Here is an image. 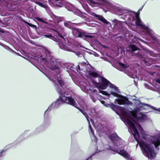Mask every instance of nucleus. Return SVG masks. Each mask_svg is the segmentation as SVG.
<instances>
[{
	"instance_id": "f257e3e1",
	"label": "nucleus",
	"mask_w": 160,
	"mask_h": 160,
	"mask_svg": "<svg viewBox=\"0 0 160 160\" xmlns=\"http://www.w3.org/2000/svg\"><path fill=\"white\" fill-rule=\"evenodd\" d=\"M120 118L124 122L128 125V131L132 132L138 144H139L143 154L151 159L155 158L156 153L154 146L156 148L160 145V132L153 136L147 134L137 122H143L149 119L146 114L138 113L139 108L133 110L130 108L127 109L120 108Z\"/></svg>"
},
{
	"instance_id": "f03ea898",
	"label": "nucleus",
	"mask_w": 160,
	"mask_h": 160,
	"mask_svg": "<svg viewBox=\"0 0 160 160\" xmlns=\"http://www.w3.org/2000/svg\"><path fill=\"white\" fill-rule=\"evenodd\" d=\"M90 5L98 7L103 9H108L112 13L118 15H122L121 18L128 22L132 20L135 21L136 26L140 27L141 31L140 33L142 35H147L150 37L152 40L156 39L155 34L152 30L144 24L139 16L135 12H128V10L121 5L117 3H112L109 0H85Z\"/></svg>"
},
{
	"instance_id": "7ed1b4c3",
	"label": "nucleus",
	"mask_w": 160,
	"mask_h": 160,
	"mask_svg": "<svg viewBox=\"0 0 160 160\" xmlns=\"http://www.w3.org/2000/svg\"><path fill=\"white\" fill-rule=\"evenodd\" d=\"M90 67L91 66L90 65L87 64L85 62L79 63L77 66V70L78 72H79V70L80 71L81 73L84 74L88 78H92L98 77L99 83L94 81H93L92 83L93 85L98 87L99 93L106 96L108 97H109L110 94L101 89H105L108 86H109L112 89L111 94L118 98L115 99V103L117 102L120 105L127 104L128 106H132L133 105L132 103L129 101L128 98L120 95V90L114 85L112 84L106 78L99 77V75L95 71L88 69V68Z\"/></svg>"
},
{
	"instance_id": "20e7f679",
	"label": "nucleus",
	"mask_w": 160,
	"mask_h": 160,
	"mask_svg": "<svg viewBox=\"0 0 160 160\" xmlns=\"http://www.w3.org/2000/svg\"><path fill=\"white\" fill-rule=\"evenodd\" d=\"M35 59L41 65H42L43 68L42 70H40L44 74H46L49 77H51L53 79L55 80V78H57V75H60L61 79V75L60 73H58L56 75L53 76L52 73L50 74L48 71V68L52 70H58L62 68H66V70L69 73L73 69V65L69 63H63L62 60L54 57L51 55V52L46 49H44L42 53L41 54L36 55Z\"/></svg>"
},
{
	"instance_id": "39448f33",
	"label": "nucleus",
	"mask_w": 160,
	"mask_h": 160,
	"mask_svg": "<svg viewBox=\"0 0 160 160\" xmlns=\"http://www.w3.org/2000/svg\"><path fill=\"white\" fill-rule=\"evenodd\" d=\"M45 74L51 81L53 82L55 86H56L57 83H59L60 85V87H57L56 88L57 92L59 95V98L49 106L48 109L45 111V114L48 110L57 108L64 102L74 106L78 108L81 112V110H83L77 106L75 101L71 97L72 92H68L65 89V86L64 85V81L61 79L60 75L58 74L57 76V78H55L56 80H54L52 78H51V77H49L47 74Z\"/></svg>"
},
{
	"instance_id": "423d86ee",
	"label": "nucleus",
	"mask_w": 160,
	"mask_h": 160,
	"mask_svg": "<svg viewBox=\"0 0 160 160\" xmlns=\"http://www.w3.org/2000/svg\"><path fill=\"white\" fill-rule=\"evenodd\" d=\"M109 138L113 143V147L111 146V143L108 145H105L104 148L103 147H101L99 146H98V149H99V152L106 150H111L115 153H118L127 160H134L125 150H121L124 147L125 142L118 136L116 133L114 132L111 134L109 136Z\"/></svg>"
},
{
	"instance_id": "0eeeda50",
	"label": "nucleus",
	"mask_w": 160,
	"mask_h": 160,
	"mask_svg": "<svg viewBox=\"0 0 160 160\" xmlns=\"http://www.w3.org/2000/svg\"><path fill=\"white\" fill-rule=\"evenodd\" d=\"M51 17L55 23H58L56 26L54 31L58 36L59 41L58 44L59 48L65 51L75 52L74 48H69L63 43V42H66V34L64 32V28L60 23L61 22H62L64 21V18L62 17H57L54 15H52Z\"/></svg>"
},
{
	"instance_id": "6e6552de",
	"label": "nucleus",
	"mask_w": 160,
	"mask_h": 160,
	"mask_svg": "<svg viewBox=\"0 0 160 160\" xmlns=\"http://www.w3.org/2000/svg\"><path fill=\"white\" fill-rule=\"evenodd\" d=\"M82 6L86 11L88 12L90 14L94 17L96 19L105 24L108 25H111L110 23L105 19L102 16L96 14L95 13L91 11L87 4H83L82 5Z\"/></svg>"
},
{
	"instance_id": "1a4fd4ad",
	"label": "nucleus",
	"mask_w": 160,
	"mask_h": 160,
	"mask_svg": "<svg viewBox=\"0 0 160 160\" xmlns=\"http://www.w3.org/2000/svg\"><path fill=\"white\" fill-rule=\"evenodd\" d=\"M72 33L73 36L75 37H79L83 39H86L87 38H92V36L87 35L80 29L78 28H74L72 29Z\"/></svg>"
},
{
	"instance_id": "9d476101",
	"label": "nucleus",
	"mask_w": 160,
	"mask_h": 160,
	"mask_svg": "<svg viewBox=\"0 0 160 160\" xmlns=\"http://www.w3.org/2000/svg\"><path fill=\"white\" fill-rule=\"evenodd\" d=\"M2 6L6 7L7 9L10 11L14 10L16 6L11 0H4L2 2Z\"/></svg>"
},
{
	"instance_id": "9b49d317",
	"label": "nucleus",
	"mask_w": 160,
	"mask_h": 160,
	"mask_svg": "<svg viewBox=\"0 0 160 160\" xmlns=\"http://www.w3.org/2000/svg\"><path fill=\"white\" fill-rule=\"evenodd\" d=\"M81 112L85 116L88 121V124H89V132L90 134V136H91V138H93V139H95V142H97V139L96 138V137L95 136V135L94 133V131H93L92 129L91 128V126L90 124V122L88 119L89 117L86 114V113L83 110H81Z\"/></svg>"
},
{
	"instance_id": "f8f14e48",
	"label": "nucleus",
	"mask_w": 160,
	"mask_h": 160,
	"mask_svg": "<svg viewBox=\"0 0 160 160\" xmlns=\"http://www.w3.org/2000/svg\"><path fill=\"white\" fill-rule=\"evenodd\" d=\"M89 83L81 82L80 86L81 89L86 93H89L92 92V90L89 86Z\"/></svg>"
},
{
	"instance_id": "ddd939ff",
	"label": "nucleus",
	"mask_w": 160,
	"mask_h": 160,
	"mask_svg": "<svg viewBox=\"0 0 160 160\" xmlns=\"http://www.w3.org/2000/svg\"><path fill=\"white\" fill-rule=\"evenodd\" d=\"M135 104L136 106H138L140 107H142V106H145L149 108H151L155 111H156V113H158L157 112H160V108L157 109L155 107L150 106L147 104L145 103H142L139 100H137L136 101Z\"/></svg>"
},
{
	"instance_id": "4468645a",
	"label": "nucleus",
	"mask_w": 160,
	"mask_h": 160,
	"mask_svg": "<svg viewBox=\"0 0 160 160\" xmlns=\"http://www.w3.org/2000/svg\"><path fill=\"white\" fill-rule=\"evenodd\" d=\"M74 10L71 9V10L74 13L77 14L78 15L80 16L81 17L84 18L85 20H86L88 18V15L86 14L83 13L78 10L76 9L73 8Z\"/></svg>"
},
{
	"instance_id": "2eb2a0df",
	"label": "nucleus",
	"mask_w": 160,
	"mask_h": 160,
	"mask_svg": "<svg viewBox=\"0 0 160 160\" xmlns=\"http://www.w3.org/2000/svg\"><path fill=\"white\" fill-rule=\"evenodd\" d=\"M34 2L40 7L44 8L46 9L48 8L45 2L43 0H35Z\"/></svg>"
},
{
	"instance_id": "dca6fc26",
	"label": "nucleus",
	"mask_w": 160,
	"mask_h": 160,
	"mask_svg": "<svg viewBox=\"0 0 160 160\" xmlns=\"http://www.w3.org/2000/svg\"><path fill=\"white\" fill-rule=\"evenodd\" d=\"M55 2L52 4L56 7H61L64 6L65 1L64 0H55Z\"/></svg>"
},
{
	"instance_id": "f3484780",
	"label": "nucleus",
	"mask_w": 160,
	"mask_h": 160,
	"mask_svg": "<svg viewBox=\"0 0 160 160\" xmlns=\"http://www.w3.org/2000/svg\"><path fill=\"white\" fill-rule=\"evenodd\" d=\"M142 59L143 61L144 64L147 66H149L154 63V62L153 61V58H144L142 57Z\"/></svg>"
},
{
	"instance_id": "a211bd4d",
	"label": "nucleus",
	"mask_w": 160,
	"mask_h": 160,
	"mask_svg": "<svg viewBox=\"0 0 160 160\" xmlns=\"http://www.w3.org/2000/svg\"><path fill=\"white\" fill-rule=\"evenodd\" d=\"M76 100L82 108H83L84 110L87 109V107L86 106V105L82 99L80 98L78 99H76Z\"/></svg>"
},
{
	"instance_id": "6ab92c4d",
	"label": "nucleus",
	"mask_w": 160,
	"mask_h": 160,
	"mask_svg": "<svg viewBox=\"0 0 160 160\" xmlns=\"http://www.w3.org/2000/svg\"><path fill=\"white\" fill-rule=\"evenodd\" d=\"M62 23L61 25L63 26V25H64L65 27L69 28H72L73 26L72 23L69 21H64L63 22H62Z\"/></svg>"
},
{
	"instance_id": "aec40b11",
	"label": "nucleus",
	"mask_w": 160,
	"mask_h": 160,
	"mask_svg": "<svg viewBox=\"0 0 160 160\" xmlns=\"http://www.w3.org/2000/svg\"><path fill=\"white\" fill-rule=\"evenodd\" d=\"M118 64L120 67V68L118 69L120 71H122V69H126L129 67L128 65L124 64L120 62L118 63Z\"/></svg>"
},
{
	"instance_id": "412c9836",
	"label": "nucleus",
	"mask_w": 160,
	"mask_h": 160,
	"mask_svg": "<svg viewBox=\"0 0 160 160\" xmlns=\"http://www.w3.org/2000/svg\"><path fill=\"white\" fill-rule=\"evenodd\" d=\"M98 101H100L106 107H110L113 110L114 109V108L116 107V106L113 104H109L105 103L104 101H100L99 100Z\"/></svg>"
},
{
	"instance_id": "4be33fe9",
	"label": "nucleus",
	"mask_w": 160,
	"mask_h": 160,
	"mask_svg": "<svg viewBox=\"0 0 160 160\" xmlns=\"http://www.w3.org/2000/svg\"><path fill=\"white\" fill-rule=\"evenodd\" d=\"M97 95L96 93H95V92H92V93L90 94V97L94 102H95L98 100L96 98Z\"/></svg>"
},
{
	"instance_id": "5701e85b",
	"label": "nucleus",
	"mask_w": 160,
	"mask_h": 160,
	"mask_svg": "<svg viewBox=\"0 0 160 160\" xmlns=\"http://www.w3.org/2000/svg\"><path fill=\"white\" fill-rule=\"evenodd\" d=\"M113 22L115 25L118 26L122 24V22L119 21L116 19H113L111 20Z\"/></svg>"
},
{
	"instance_id": "b1692460",
	"label": "nucleus",
	"mask_w": 160,
	"mask_h": 160,
	"mask_svg": "<svg viewBox=\"0 0 160 160\" xmlns=\"http://www.w3.org/2000/svg\"><path fill=\"white\" fill-rule=\"evenodd\" d=\"M138 49V48L134 45H131L129 46V50L131 51H134Z\"/></svg>"
},
{
	"instance_id": "393cba45",
	"label": "nucleus",
	"mask_w": 160,
	"mask_h": 160,
	"mask_svg": "<svg viewBox=\"0 0 160 160\" xmlns=\"http://www.w3.org/2000/svg\"><path fill=\"white\" fill-rule=\"evenodd\" d=\"M139 40L143 42H144V41L142 39L140 38L136 37H134V39L133 41L134 42L137 43H138V41Z\"/></svg>"
},
{
	"instance_id": "a878e982",
	"label": "nucleus",
	"mask_w": 160,
	"mask_h": 160,
	"mask_svg": "<svg viewBox=\"0 0 160 160\" xmlns=\"http://www.w3.org/2000/svg\"><path fill=\"white\" fill-rule=\"evenodd\" d=\"M36 19L40 21V22H43L45 23L46 22V20L45 19H43L41 18L37 17L36 18Z\"/></svg>"
},
{
	"instance_id": "bb28decb",
	"label": "nucleus",
	"mask_w": 160,
	"mask_h": 160,
	"mask_svg": "<svg viewBox=\"0 0 160 160\" xmlns=\"http://www.w3.org/2000/svg\"><path fill=\"white\" fill-rule=\"evenodd\" d=\"M148 54L149 55H150L153 56L155 57L156 55L155 53H154L153 52L149 51L148 52Z\"/></svg>"
},
{
	"instance_id": "cd10ccee",
	"label": "nucleus",
	"mask_w": 160,
	"mask_h": 160,
	"mask_svg": "<svg viewBox=\"0 0 160 160\" xmlns=\"http://www.w3.org/2000/svg\"><path fill=\"white\" fill-rule=\"evenodd\" d=\"M98 152H95L94 154H92L91 156H90L89 158H87L86 160H92V156L94 155L96 153H97Z\"/></svg>"
},
{
	"instance_id": "c85d7f7f",
	"label": "nucleus",
	"mask_w": 160,
	"mask_h": 160,
	"mask_svg": "<svg viewBox=\"0 0 160 160\" xmlns=\"http://www.w3.org/2000/svg\"><path fill=\"white\" fill-rule=\"evenodd\" d=\"M43 36L47 38H51L52 37V35H49V34L44 35H43Z\"/></svg>"
},
{
	"instance_id": "c756f323",
	"label": "nucleus",
	"mask_w": 160,
	"mask_h": 160,
	"mask_svg": "<svg viewBox=\"0 0 160 160\" xmlns=\"http://www.w3.org/2000/svg\"><path fill=\"white\" fill-rule=\"evenodd\" d=\"M90 111L91 112V113L92 114H94V113H96V111L94 108L91 109Z\"/></svg>"
},
{
	"instance_id": "7c9ffc66",
	"label": "nucleus",
	"mask_w": 160,
	"mask_h": 160,
	"mask_svg": "<svg viewBox=\"0 0 160 160\" xmlns=\"http://www.w3.org/2000/svg\"><path fill=\"white\" fill-rule=\"evenodd\" d=\"M26 23L28 24V25L29 26L31 27H35V25H33L31 23H28V22H26Z\"/></svg>"
},
{
	"instance_id": "2f4dec72",
	"label": "nucleus",
	"mask_w": 160,
	"mask_h": 160,
	"mask_svg": "<svg viewBox=\"0 0 160 160\" xmlns=\"http://www.w3.org/2000/svg\"><path fill=\"white\" fill-rule=\"evenodd\" d=\"M5 151L4 149L2 150L1 151H0V155H1L2 153Z\"/></svg>"
},
{
	"instance_id": "473e14b6",
	"label": "nucleus",
	"mask_w": 160,
	"mask_h": 160,
	"mask_svg": "<svg viewBox=\"0 0 160 160\" xmlns=\"http://www.w3.org/2000/svg\"><path fill=\"white\" fill-rule=\"evenodd\" d=\"M156 82H158L160 84V80L159 79H157L156 80Z\"/></svg>"
},
{
	"instance_id": "72a5a7b5",
	"label": "nucleus",
	"mask_w": 160,
	"mask_h": 160,
	"mask_svg": "<svg viewBox=\"0 0 160 160\" xmlns=\"http://www.w3.org/2000/svg\"><path fill=\"white\" fill-rule=\"evenodd\" d=\"M97 43L98 44H101V43L100 42H99L98 41H97Z\"/></svg>"
},
{
	"instance_id": "f704fd0d",
	"label": "nucleus",
	"mask_w": 160,
	"mask_h": 160,
	"mask_svg": "<svg viewBox=\"0 0 160 160\" xmlns=\"http://www.w3.org/2000/svg\"><path fill=\"white\" fill-rule=\"evenodd\" d=\"M77 55H78V53H76Z\"/></svg>"
}]
</instances>
